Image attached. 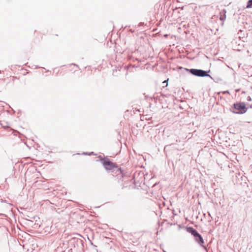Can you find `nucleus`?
<instances>
[{
    "label": "nucleus",
    "mask_w": 252,
    "mask_h": 252,
    "mask_svg": "<svg viewBox=\"0 0 252 252\" xmlns=\"http://www.w3.org/2000/svg\"><path fill=\"white\" fill-rule=\"evenodd\" d=\"M99 159L96 160V161H100L105 170H112V172L116 171V173H118V175L120 174L121 177H123L124 174V171L116 163L111 161L107 157L102 158L99 156Z\"/></svg>",
    "instance_id": "1"
},
{
    "label": "nucleus",
    "mask_w": 252,
    "mask_h": 252,
    "mask_svg": "<svg viewBox=\"0 0 252 252\" xmlns=\"http://www.w3.org/2000/svg\"><path fill=\"white\" fill-rule=\"evenodd\" d=\"M186 230L188 232L190 233L194 237L195 242L207 251L206 247L203 245L204 241L203 237L197 231L192 227H186Z\"/></svg>",
    "instance_id": "2"
},
{
    "label": "nucleus",
    "mask_w": 252,
    "mask_h": 252,
    "mask_svg": "<svg viewBox=\"0 0 252 252\" xmlns=\"http://www.w3.org/2000/svg\"><path fill=\"white\" fill-rule=\"evenodd\" d=\"M181 69H184L185 71H188L193 75L197 77H209L212 80L213 78L208 74V72H210V70L208 71H205L200 69H195V68H191V69H187V68H183L182 67L179 68Z\"/></svg>",
    "instance_id": "3"
},
{
    "label": "nucleus",
    "mask_w": 252,
    "mask_h": 252,
    "mask_svg": "<svg viewBox=\"0 0 252 252\" xmlns=\"http://www.w3.org/2000/svg\"><path fill=\"white\" fill-rule=\"evenodd\" d=\"M164 152L168 160V164L173 167V160L172 159L173 154V144L171 143L164 146Z\"/></svg>",
    "instance_id": "4"
},
{
    "label": "nucleus",
    "mask_w": 252,
    "mask_h": 252,
    "mask_svg": "<svg viewBox=\"0 0 252 252\" xmlns=\"http://www.w3.org/2000/svg\"><path fill=\"white\" fill-rule=\"evenodd\" d=\"M233 109L235 110H232V112L235 114H243L245 113L248 108L246 106L244 102H238L234 103L233 105Z\"/></svg>",
    "instance_id": "5"
},
{
    "label": "nucleus",
    "mask_w": 252,
    "mask_h": 252,
    "mask_svg": "<svg viewBox=\"0 0 252 252\" xmlns=\"http://www.w3.org/2000/svg\"><path fill=\"white\" fill-rule=\"evenodd\" d=\"M226 10L225 9H223L220 12V19L221 21H224L226 19Z\"/></svg>",
    "instance_id": "6"
},
{
    "label": "nucleus",
    "mask_w": 252,
    "mask_h": 252,
    "mask_svg": "<svg viewBox=\"0 0 252 252\" xmlns=\"http://www.w3.org/2000/svg\"><path fill=\"white\" fill-rule=\"evenodd\" d=\"M72 239L76 240V242L78 244H80L82 247H84V242L82 239L76 237H73Z\"/></svg>",
    "instance_id": "7"
},
{
    "label": "nucleus",
    "mask_w": 252,
    "mask_h": 252,
    "mask_svg": "<svg viewBox=\"0 0 252 252\" xmlns=\"http://www.w3.org/2000/svg\"><path fill=\"white\" fill-rule=\"evenodd\" d=\"M247 8H252V0H249L247 3L246 6Z\"/></svg>",
    "instance_id": "8"
},
{
    "label": "nucleus",
    "mask_w": 252,
    "mask_h": 252,
    "mask_svg": "<svg viewBox=\"0 0 252 252\" xmlns=\"http://www.w3.org/2000/svg\"><path fill=\"white\" fill-rule=\"evenodd\" d=\"M82 155H88V156H94V155H96V154H95L94 152H83L82 153Z\"/></svg>",
    "instance_id": "9"
},
{
    "label": "nucleus",
    "mask_w": 252,
    "mask_h": 252,
    "mask_svg": "<svg viewBox=\"0 0 252 252\" xmlns=\"http://www.w3.org/2000/svg\"><path fill=\"white\" fill-rule=\"evenodd\" d=\"M180 8V7H176L175 8H174V13H176V12H177L178 13H180V11H182L183 9V8H181L180 10H179V9Z\"/></svg>",
    "instance_id": "10"
},
{
    "label": "nucleus",
    "mask_w": 252,
    "mask_h": 252,
    "mask_svg": "<svg viewBox=\"0 0 252 252\" xmlns=\"http://www.w3.org/2000/svg\"><path fill=\"white\" fill-rule=\"evenodd\" d=\"M169 79H167V80H165L162 82L163 84H165V87H167L168 85V81Z\"/></svg>",
    "instance_id": "11"
},
{
    "label": "nucleus",
    "mask_w": 252,
    "mask_h": 252,
    "mask_svg": "<svg viewBox=\"0 0 252 252\" xmlns=\"http://www.w3.org/2000/svg\"><path fill=\"white\" fill-rule=\"evenodd\" d=\"M70 65H73L79 68V66L76 63H71Z\"/></svg>",
    "instance_id": "12"
},
{
    "label": "nucleus",
    "mask_w": 252,
    "mask_h": 252,
    "mask_svg": "<svg viewBox=\"0 0 252 252\" xmlns=\"http://www.w3.org/2000/svg\"><path fill=\"white\" fill-rule=\"evenodd\" d=\"M247 100L248 101H251L252 100V98L251 97V96H249L247 97Z\"/></svg>",
    "instance_id": "13"
},
{
    "label": "nucleus",
    "mask_w": 252,
    "mask_h": 252,
    "mask_svg": "<svg viewBox=\"0 0 252 252\" xmlns=\"http://www.w3.org/2000/svg\"><path fill=\"white\" fill-rule=\"evenodd\" d=\"M90 244L94 247H97L96 245H94V243L92 241H90Z\"/></svg>",
    "instance_id": "14"
},
{
    "label": "nucleus",
    "mask_w": 252,
    "mask_h": 252,
    "mask_svg": "<svg viewBox=\"0 0 252 252\" xmlns=\"http://www.w3.org/2000/svg\"><path fill=\"white\" fill-rule=\"evenodd\" d=\"M144 23L141 22V23H140L139 24L138 26H139V27H141V26H142L144 25Z\"/></svg>",
    "instance_id": "15"
},
{
    "label": "nucleus",
    "mask_w": 252,
    "mask_h": 252,
    "mask_svg": "<svg viewBox=\"0 0 252 252\" xmlns=\"http://www.w3.org/2000/svg\"><path fill=\"white\" fill-rule=\"evenodd\" d=\"M179 229H180L181 228V226L180 225H178Z\"/></svg>",
    "instance_id": "16"
},
{
    "label": "nucleus",
    "mask_w": 252,
    "mask_h": 252,
    "mask_svg": "<svg viewBox=\"0 0 252 252\" xmlns=\"http://www.w3.org/2000/svg\"><path fill=\"white\" fill-rule=\"evenodd\" d=\"M224 93H229V91H227L226 92H224Z\"/></svg>",
    "instance_id": "17"
},
{
    "label": "nucleus",
    "mask_w": 252,
    "mask_h": 252,
    "mask_svg": "<svg viewBox=\"0 0 252 252\" xmlns=\"http://www.w3.org/2000/svg\"><path fill=\"white\" fill-rule=\"evenodd\" d=\"M171 10H172L173 11V6L171 7Z\"/></svg>",
    "instance_id": "18"
},
{
    "label": "nucleus",
    "mask_w": 252,
    "mask_h": 252,
    "mask_svg": "<svg viewBox=\"0 0 252 252\" xmlns=\"http://www.w3.org/2000/svg\"><path fill=\"white\" fill-rule=\"evenodd\" d=\"M39 67H39V66H38V65H36V68H39Z\"/></svg>",
    "instance_id": "19"
},
{
    "label": "nucleus",
    "mask_w": 252,
    "mask_h": 252,
    "mask_svg": "<svg viewBox=\"0 0 252 252\" xmlns=\"http://www.w3.org/2000/svg\"><path fill=\"white\" fill-rule=\"evenodd\" d=\"M76 235H78L80 237H82V236L81 235L79 234H76Z\"/></svg>",
    "instance_id": "20"
},
{
    "label": "nucleus",
    "mask_w": 252,
    "mask_h": 252,
    "mask_svg": "<svg viewBox=\"0 0 252 252\" xmlns=\"http://www.w3.org/2000/svg\"><path fill=\"white\" fill-rule=\"evenodd\" d=\"M171 16L173 15V11L171 13Z\"/></svg>",
    "instance_id": "21"
},
{
    "label": "nucleus",
    "mask_w": 252,
    "mask_h": 252,
    "mask_svg": "<svg viewBox=\"0 0 252 252\" xmlns=\"http://www.w3.org/2000/svg\"><path fill=\"white\" fill-rule=\"evenodd\" d=\"M172 212L173 214V209H171Z\"/></svg>",
    "instance_id": "22"
},
{
    "label": "nucleus",
    "mask_w": 252,
    "mask_h": 252,
    "mask_svg": "<svg viewBox=\"0 0 252 252\" xmlns=\"http://www.w3.org/2000/svg\"><path fill=\"white\" fill-rule=\"evenodd\" d=\"M1 73V71H0V73Z\"/></svg>",
    "instance_id": "23"
}]
</instances>
